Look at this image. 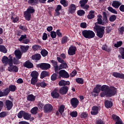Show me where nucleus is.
Listing matches in <instances>:
<instances>
[{
    "label": "nucleus",
    "mask_w": 124,
    "mask_h": 124,
    "mask_svg": "<svg viewBox=\"0 0 124 124\" xmlns=\"http://www.w3.org/2000/svg\"><path fill=\"white\" fill-rule=\"evenodd\" d=\"M101 91H102L100 93L101 97H104L105 95L111 97L117 93V89L115 87H109L105 85L102 86L101 85Z\"/></svg>",
    "instance_id": "nucleus-1"
},
{
    "label": "nucleus",
    "mask_w": 124,
    "mask_h": 124,
    "mask_svg": "<svg viewBox=\"0 0 124 124\" xmlns=\"http://www.w3.org/2000/svg\"><path fill=\"white\" fill-rule=\"evenodd\" d=\"M94 30H95L97 32V36L99 38H102L104 35L105 27L101 26L95 25L94 27Z\"/></svg>",
    "instance_id": "nucleus-2"
},
{
    "label": "nucleus",
    "mask_w": 124,
    "mask_h": 124,
    "mask_svg": "<svg viewBox=\"0 0 124 124\" xmlns=\"http://www.w3.org/2000/svg\"><path fill=\"white\" fill-rule=\"evenodd\" d=\"M82 35L85 38L91 39L93 38L95 36V33L93 31L90 30H84L82 31Z\"/></svg>",
    "instance_id": "nucleus-3"
},
{
    "label": "nucleus",
    "mask_w": 124,
    "mask_h": 124,
    "mask_svg": "<svg viewBox=\"0 0 124 124\" xmlns=\"http://www.w3.org/2000/svg\"><path fill=\"white\" fill-rule=\"evenodd\" d=\"M12 56L9 55V59L8 57L6 56H4L2 59V62L4 65H13V60L12 59Z\"/></svg>",
    "instance_id": "nucleus-4"
},
{
    "label": "nucleus",
    "mask_w": 124,
    "mask_h": 124,
    "mask_svg": "<svg viewBox=\"0 0 124 124\" xmlns=\"http://www.w3.org/2000/svg\"><path fill=\"white\" fill-rule=\"evenodd\" d=\"M57 60L59 62H60V63H61L59 66L60 69H63L64 68H67L68 67L66 62H65V61H64L61 58L57 57Z\"/></svg>",
    "instance_id": "nucleus-5"
},
{
    "label": "nucleus",
    "mask_w": 124,
    "mask_h": 124,
    "mask_svg": "<svg viewBox=\"0 0 124 124\" xmlns=\"http://www.w3.org/2000/svg\"><path fill=\"white\" fill-rule=\"evenodd\" d=\"M37 67H40L42 70H47L51 68V65L47 63H42L37 65Z\"/></svg>",
    "instance_id": "nucleus-6"
},
{
    "label": "nucleus",
    "mask_w": 124,
    "mask_h": 124,
    "mask_svg": "<svg viewBox=\"0 0 124 124\" xmlns=\"http://www.w3.org/2000/svg\"><path fill=\"white\" fill-rule=\"evenodd\" d=\"M59 78H69V74L64 70H61L59 72Z\"/></svg>",
    "instance_id": "nucleus-7"
},
{
    "label": "nucleus",
    "mask_w": 124,
    "mask_h": 124,
    "mask_svg": "<svg viewBox=\"0 0 124 124\" xmlns=\"http://www.w3.org/2000/svg\"><path fill=\"white\" fill-rule=\"evenodd\" d=\"M76 51H77V48L75 46H72L69 48L68 54L69 56H73L76 54Z\"/></svg>",
    "instance_id": "nucleus-8"
},
{
    "label": "nucleus",
    "mask_w": 124,
    "mask_h": 124,
    "mask_svg": "<svg viewBox=\"0 0 124 124\" xmlns=\"http://www.w3.org/2000/svg\"><path fill=\"white\" fill-rule=\"evenodd\" d=\"M53 106L50 104H47L44 106V112L45 113H50L53 111Z\"/></svg>",
    "instance_id": "nucleus-9"
},
{
    "label": "nucleus",
    "mask_w": 124,
    "mask_h": 124,
    "mask_svg": "<svg viewBox=\"0 0 124 124\" xmlns=\"http://www.w3.org/2000/svg\"><path fill=\"white\" fill-rule=\"evenodd\" d=\"M70 102L73 108H76L79 105V100L77 98H72L71 99Z\"/></svg>",
    "instance_id": "nucleus-10"
},
{
    "label": "nucleus",
    "mask_w": 124,
    "mask_h": 124,
    "mask_svg": "<svg viewBox=\"0 0 124 124\" xmlns=\"http://www.w3.org/2000/svg\"><path fill=\"white\" fill-rule=\"evenodd\" d=\"M5 104L7 111H10L12 109V107H13V102L12 101L7 100L5 101Z\"/></svg>",
    "instance_id": "nucleus-11"
},
{
    "label": "nucleus",
    "mask_w": 124,
    "mask_h": 124,
    "mask_svg": "<svg viewBox=\"0 0 124 124\" xmlns=\"http://www.w3.org/2000/svg\"><path fill=\"white\" fill-rule=\"evenodd\" d=\"M51 94L53 98H59V97H60L59 89L58 88H55L54 91L51 93Z\"/></svg>",
    "instance_id": "nucleus-12"
},
{
    "label": "nucleus",
    "mask_w": 124,
    "mask_h": 124,
    "mask_svg": "<svg viewBox=\"0 0 124 124\" xmlns=\"http://www.w3.org/2000/svg\"><path fill=\"white\" fill-rule=\"evenodd\" d=\"M112 117L114 121H116L115 124H123V121H122V119H120V117H119V116H117L115 114H113Z\"/></svg>",
    "instance_id": "nucleus-13"
},
{
    "label": "nucleus",
    "mask_w": 124,
    "mask_h": 124,
    "mask_svg": "<svg viewBox=\"0 0 124 124\" xmlns=\"http://www.w3.org/2000/svg\"><path fill=\"white\" fill-rule=\"evenodd\" d=\"M19 41L22 42V43H24V44H28L30 42L29 39H27V35H22L19 39Z\"/></svg>",
    "instance_id": "nucleus-14"
},
{
    "label": "nucleus",
    "mask_w": 124,
    "mask_h": 124,
    "mask_svg": "<svg viewBox=\"0 0 124 124\" xmlns=\"http://www.w3.org/2000/svg\"><path fill=\"white\" fill-rule=\"evenodd\" d=\"M8 67V70L10 72H18V70H19V69L17 66H12V65H9Z\"/></svg>",
    "instance_id": "nucleus-15"
},
{
    "label": "nucleus",
    "mask_w": 124,
    "mask_h": 124,
    "mask_svg": "<svg viewBox=\"0 0 124 124\" xmlns=\"http://www.w3.org/2000/svg\"><path fill=\"white\" fill-rule=\"evenodd\" d=\"M98 110H99V108H98L97 106H93L92 107V111L91 112V115H97V114H98Z\"/></svg>",
    "instance_id": "nucleus-16"
},
{
    "label": "nucleus",
    "mask_w": 124,
    "mask_h": 124,
    "mask_svg": "<svg viewBox=\"0 0 124 124\" xmlns=\"http://www.w3.org/2000/svg\"><path fill=\"white\" fill-rule=\"evenodd\" d=\"M51 62L54 67L55 72L56 73H58V71H59V65H58V62L54 60H51Z\"/></svg>",
    "instance_id": "nucleus-17"
},
{
    "label": "nucleus",
    "mask_w": 124,
    "mask_h": 124,
    "mask_svg": "<svg viewBox=\"0 0 124 124\" xmlns=\"http://www.w3.org/2000/svg\"><path fill=\"white\" fill-rule=\"evenodd\" d=\"M67 92H68V87L66 86L62 87L59 90L61 94H66Z\"/></svg>",
    "instance_id": "nucleus-18"
},
{
    "label": "nucleus",
    "mask_w": 124,
    "mask_h": 124,
    "mask_svg": "<svg viewBox=\"0 0 124 124\" xmlns=\"http://www.w3.org/2000/svg\"><path fill=\"white\" fill-rule=\"evenodd\" d=\"M15 55L17 60H20L22 58V53L19 50H16L15 51Z\"/></svg>",
    "instance_id": "nucleus-19"
},
{
    "label": "nucleus",
    "mask_w": 124,
    "mask_h": 124,
    "mask_svg": "<svg viewBox=\"0 0 124 124\" xmlns=\"http://www.w3.org/2000/svg\"><path fill=\"white\" fill-rule=\"evenodd\" d=\"M100 91H101V85L100 84L96 85V87L93 90V92L97 94H98L100 93Z\"/></svg>",
    "instance_id": "nucleus-20"
},
{
    "label": "nucleus",
    "mask_w": 124,
    "mask_h": 124,
    "mask_svg": "<svg viewBox=\"0 0 124 124\" xmlns=\"http://www.w3.org/2000/svg\"><path fill=\"white\" fill-rule=\"evenodd\" d=\"M76 11V6L74 4H71L69 7V13H74Z\"/></svg>",
    "instance_id": "nucleus-21"
},
{
    "label": "nucleus",
    "mask_w": 124,
    "mask_h": 124,
    "mask_svg": "<svg viewBox=\"0 0 124 124\" xmlns=\"http://www.w3.org/2000/svg\"><path fill=\"white\" fill-rule=\"evenodd\" d=\"M112 76L116 78H120V79H124V75L118 72L113 73Z\"/></svg>",
    "instance_id": "nucleus-22"
},
{
    "label": "nucleus",
    "mask_w": 124,
    "mask_h": 124,
    "mask_svg": "<svg viewBox=\"0 0 124 124\" xmlns=\"http://www.w3.org/2000/svg\"><path fill=\"white\" fill-rule=\"evenodd\" d=\"M23 66L27 68H32L33 67V64L30 61H26L24 64Z\"/></svg>",
    "instance_id": "nucleus-23"
},
{
    "label": "nucleus",
    "mask_w": 124,
    "mask_h": 124,
    "mask_svg": "<svg viewBox=\"0 0 124 124\" xmlns=\"http://www.w3.org/2000/svg\"><path fill=\"white\" fill-rule=\"evenodd\" d=\"M120 5H122V3L119 1H113L112 3V6L114 8H119Z\"/></svg>",
    "instance_id": "nucleus-24"
},
{
    "label": "nucleus",
    "mask_w": 124,
    "mask_h": 124,
    "mask_svg": "<svg viewBox=\"0 0 124 124\" xmlns=\"http://www.w3.org/2000/svg\"><path fill=\"white\" fill-rule=\"evenodd\" d=\"M24 18L27 21H30L31 20V15L27 11H25L24 13Z\"/></svg>",
    "instance_id": "nucleus-25"
},
{
    "label": "nucleus",
    "mask_w": 124,
    "mask_h": 124,
    "mask_svg": "<svg viewBox=\"0 0 124 124\" xmlns=\"http://www.w3.org/2000/svg\"><path fill=\"white\" fill-rule=\"evenodd\" d=\"M105 106L108 109L111 108L113 106V103L110 101L106 100L105 102Z\"/></svg>",
    "instance_id": "nucleus-26"
},
{
    "label": "nucleus",
    "mask_w": 124,
    "mask_h": 124,
    "mask_svg": "<svg viewBox=\"0 0 124 124\" xmlns=\"http://www.w3.org/2000/svg\"><path fill=\"white\" fill-rule=\"evenodd\" d=\"M32 60H35V61H39L40 59H41V55L40 54L37 53L36 54H34L32 56Z\"/></svg>",
    "instance_id": "nucleus-27"
},
{
    "label": "nucleus",
    "mask_w": 124,
    "mask_h": 124,
    "mask_svg": "<svg viewBox=\"0 0 124 124\" xmlns=\"http://www.w3.org/2000/svg\"><path fill=\"white\" fill-rule=\"evenodd\" d=\"M103 14V26H104L105 24H107L108 23V19H107V16L106 13L104 12Z\"/></svg>",
    "instance_id": "nucleus-28"
},
{
    "label": "nucleus",
    "mask_w": 124,
    "mask_h": 124,
    "mask_svg": "<svg viewBox=\"0 0 124 124\" xmlns=\"http://www.w3.org/2000/svg\"><path fill=\"white\" fill-rule=\"evenodd\" d=\"M37 87H41V88H45L47 86V83L44 81L37 82L36 84Z\"/></svg>",
    "instance_id": "nucleus-29"
},
{
    "label": "nucleus",
    "mask_w": 124,
    "mask_h": 124,
    "mask_svg": "<svg viewBox=\"0 0 124 124\" xmlns=\"http://www.w3.org/2000/svg\"><path fill=\"white\" fill-rule=\"evenodd\" d=\"M49 73L46 71H43L42 72L40 75V78L41 79H43V78H45V77H47V76H48Z\"/></svg>",
    "instance_id": "nucleus-30"
},
{
    "label": "nucleus",
    "mask_w": 124,
    "mask_h": 124,
    "mask_svg": "<svg viewBox=\"0 0 124 124\" xmlns=\"http://www.w3.org/2000/svg\"><path fill=\"white\" fill-rule=\"evenodd\" d=\"M94 11H91L87 16L88 19H93L94 18Z\"/></svg>",
    "instance_id": "nucleus-31"
},
{
    "label": "nucleus",
    "mask_w": 124,
    "mask_h": 124,
    "mask_svg": "<svg viewBox=\"0 0 124 124\" xmlns=\"http://www.w3.org/2000/svg\"><path fill=\"white\" fill-rule=\"evenodd\" d=\"M31 75L32 78H38V75H39V74H38V72H37V71H33L31 72Z\"/></svg>",
    "instance_id": "nucleus-32"
},
{
    "label": "nucleus",
    "mask_w": 124,
    "mask_h": 124,
    "mask_svg": "<svg viewBox=\"0 0 124 124\" xmlns=\"http://www.w3.org/2000/svg\"><path fill=\"white\" fill-rule=\"evenodd\" d=\"M30 48V46H20V48L21 49L22 52L23 53H26L28 50H29V48Z\"/></svg>",
    "instance_id": "nucleus-33"
},
{
    "label": "nucleus",
    "mask_w": 124,
    "mask_h": 124,
    "mask_svg": "<svg viewBox=\"0 0 124 124\" xmlns=\"http://www.w3.org/2000/svg\"><path fill=\"white\" fill-rule=\"evenodd\" d=\"M37 112H38V108L35 107L33 108L31 110V114H32L33 115H36L37 114Z\"/></svg>",
    "instance_id": "nucleus-34"
},
{
    "label": "nucleus",
    "mask_w": 124,
    "mask_h": 124,
    "mask_svg": "<svg viewBox=\"0 0 124 124\" xmlns=\"http://www.w3.org/2000/svg\"><path fill=\"white\" fill-rule=\"evenodd\" d=\"M27 100L29 101H34L35 100V96L33 94H30L27 96Z\"/></svg>",
    "instance_id": "nucleus-35"
},
{
    "label": "nucleus",
    "mask_w": 124,
    "mask_h": 124,
    "mask_svg": "<svg viewBox=\"0 0 124 124\" xmlns=\"http://www.w3.org/2000/svg\"><path fill=\"white\" fill-rule=\"evenodd\" d=\"M97 23L99 25H102L103 26V20H102V16L100 15L97 16Z\"/></svg>",
    "instance_id": "nucleus-36"
},
{
    "label": "nucleus",
    "mask_w": 124,
    "mask_h": 124,
    "mask_svg": "<svg viewBox=\"0 0 124 124\" xmlns=\"http://www.w3.org/2000/svg\"><path fill=\"white\" fill-rule=\"evenodd\" d=\"M32 49L33 50V51H38L39 50H41V49H42L41 48V46H38V45H33L32 46Z\"/></svg>",
    "instance_id": "nucleus-37"
},
{
    "label": "nucleus",
    "mask_w": 124,
    "mask_h": 124,
    "mask_svg": "<svg viewBox=\"0 0 124 124\" xmlns=\"http://www.w3.org/2000/svg\"><path fill=\"white\" fill-rule=\"evenodd\" d=\"M31 115L30 114V113H27L24 111L23 118L24 119H25V120H29L30 119H31Z\"/></svg>",
    "instance_id": "nucleus-38"
},
{
    "label": "nucleus",
    "mask_w": 124,
    "mask_h": 124,
    "mask_svg": "<svg viewBox=\"0 0 124 124\" xmlns=\"http://www.w3.org/2000/svg\"><path fill=\"white\" fill-rule=\"evenodd\" d=\"M28 3L32 5H36L38 3V0H28Z\"/></svg>",
    "instance_id": "nucleus-39"
},
{
    "label": "nucleus",
    "mask_w": 124,
    "mask_h": 124,
    "mask_svg": "<svg viewBox=\"0 0 124 124\" xmlns=\"http://www.w3.org/2000/svg\"><path fill=\"white\" fill-rule=\"evenodd\" d=\"M38 81V78H32L31 79V85H35L37 84V81Z\"/></svg>",
    "instance_id": "nucleus-40"
},
{
    "label": "nucleus",
    "mask_w": 124,
    "mask_h": 124,
    "mask_svg": "<svg viewBox=\"0 0 124 124\" xmlns=\"http://www.w3.org/2000/svg\"><path fill=\"white\" fill-rule=\"evenodd\" d=\"M26 11L29 13H30V14H32V13H34V12L35 11V10H34V9H33V7H32L31 6H30L28 7V8L27 9Z\"/></svg>",
    "instance_id": "nucleus-41"
},
{
    "label": "nucleus",
    "mask_w": 124,
    "mask_h": 124,
    "mask_svg": "<svg viewBox=\"0 0 124 124\" xmlns=\"http://www.w3.org/2000/svg\"><path fill=\"white\" fill-rule=\"evenodd\" d=\"M102 50L104 51H106L107 52H111V48L108 47L106 45H104L102 46Z\"/></svg>",
    "instance_id": "nucleus-42"
},
{
    "label": "nucleus",
    "mask_w": 124,
    "mask_h": 124,
    "mask_svg": "<svg viewBox=\"0 0 124 124\" xmlns=\"http://www.w3.org/2000/svg\"><path fill=\"white\" fill-rule=\"evenodd\" d=\"M123 45V41H117L116 43L114 44V46L115 48H119Z\"/></svg>",
    "instance_id": "nucleus-43"
},
{
    "label": "nucleus",
    "mask_w": 124,
    "mask_h": 124,
    "mask_svg": "<svg viewBox=\"0 0 124 124\" xmlns=\"http://www.w3.org/2000/svg\"><path fill=\"white\" fill-rule=\"evenodd\" d=\"M108 11H110V12H111V13H113V14H118V12L114 9L112 8V7H108Z\"/></svg>",
    "instance_id": "nucleus-44"
},
{
    "label": "nucleus",
    "mask_w": 124,
    "mask_h": 124,
    "mask_svg": "<svg viewBox=\"0 0 124 124\" xmlns=\"http://www.w3.org/2000/svg\"><path fill=\"white\" fill-rule=\"evenodd\" d=\"M119 52L121 55L122 59L124 60V47H120L119 48Z\"/></svg>",
    "instance_id": "nucleus-45"
},
{
    "label": "nucleus",
    "mask_w": 124,
    "mask_h": 124,
    "mask_svg": "<svg viewBox=\"0 0 124 124\" xmlns=\"http://www.w3.org/2000/svg\"><path fill=\"white\" fill-rule=\"evenodd\" d=\"M68 41V38L67 36H65L62 37V41H61V43L62 44H64L65 43H66Z\"/></svg>",
    "instance_id": "nucleus-46"
},
{
    "label": "nucleus",
    "mask_w": 124,
    "mask_h": 124,
    "mask_svg": "<svg viewBox=\"0 0 124 124\" xmlns=\"http://www.w3.org/2000/svg\"><path fill=\"white\" fill-rule=\"evenodd\" d=\"M25 114V111L23 110H21L17 114V117L19 119H22L23 117H24V115Z\"/></svg>",
    "instance_id": "nucleus-47"
},
{
    "label": "nucleus",
    "mask_w": 124,
    "mask_h": 124,
    "mask_svg": "<svg viewBox=\"0 0 124 124\" xmlns=\"http://www.w3.org/2000/svg\"><path fill=\"white\" fill-rule=\"evenodd\" d=\"M41 54L43 57H46L48 55V51L46 49H42Z\"/></svg>",
    "instance_id": "nucleus-48"
},
{
    "label": "nucleus",
    "mask_w": 124,
    "mask_h": 124,
    "mask_svg": "<svg viewBox=\"0 0 124 124\" xmlns=\"http://www.w3.org/2000/svg\"><path fill=\"white\" fill-rule=\"evenodd\" d=\"M70 115L72 118H76V117H77V116H78V113L76 111H72V112H70Z\"/></svg>",
    "instance_id": "nucleus-49"
},
{
    "label": "nucleus",
    "mask_w": 124,
    "mask_h": 124,
    "mask_svg": "<svg viewBox=\"0 0 124 124\" xmlns=\"http://www.w3.org/2000/svg\"><path fill=\"white\" fill-rule=\"evenodd\" d=\"M8 115V112L3 111L0 113V118H4Z\"/></svg>",
    "instance_id": "nucleus-50"
},
{
    "label": "nucleus",
    "mask_w": 124,
    "mask_h": 124,
    "mask_svg": "<svg viewBox=\"0 0 124 124\" xmlns=\"http://www.w3.org/2000/svg\"><path fill=\"white\" fill-rule=\"evenodd\" d=\"M60 3L64 7H66L68 5V3H67L65 0H61Z\"/></svg>",
    "instance_id": "nucleus-51"
},
{
    "label": "nucleus",
    "mask_w": 124,
    "mask_h": 124,
    "mask_svg": "<svg viewBox=\"0 0 124 124\" xmlns=\"http://www.w3.org/2000/svg\"><path fill=\"white\" fill-rule=\"evenodd\" d=\"M64 105H61L59 109V111L60 113V114H62V113H63V112H64Z\"/></svg>",
    "instance_id": "nucleus-52"
},
{
    "label": "nucleus",
    "mask_w": 124,
    "mask_h": 124,
    "mask_svg": "<svg viewBox=\"0 0 124 124\" xmlns=\"http://www.w3.org/2000/svg\"><path fill=\"white\" fill-rule=\"evenodd\" d=\"M77 14L78 16H83L85 15V11L83 10H79L77 12Z\"/></svg>",
    "instance_id": "nucleus-53"
},
{
    "label": "nucleus",
    "mask_w": 124,
    "mask_h": 124,
    "mask_svg": "<svg viewBox=\"0 0 124 124\" xmlns=\"http://www.w3.org/2000/svg\"><path fill=\"white\" fill-rule=\"evenodd\" d=\"M88 2V0H81L79 1V3L80 4L81 7H82V6H84V5H86V3Z\"/></svg>",
    "instance_id": "nucleus-54"
},
{
    "label": "nucleus",
    "mask_w": 124,
    "mask_h": 124,
    "mask_svg": "<svg viewBox=\"0 0 124 124\" xmlns=\"http://www.w3.org/2000/svg\"><path fill=\"white\" fill-rule=\"evenodd\" d=\"M0 51L3 52V53H6L7 50L5 46H0Z\"/></svg>",
    "instance_id": "nucleus-55"
},
{
    "label": "nucleus",
    "mask_w": 124,
    "mask_h": 124,
    "mask_svg": "<svg viewBox=\"0 0 124 124\" xmlns=\"http://www.w3.org/2000/svg\"><path fill=\"white\" fill-rule=\"evenodd\" d=\"M87 117H88V113L86 112H83L80 114V118L82 119H85V118H87Z\"/></svg>",
    "instance_id": "nucleus-56"
},
{
    "label": "nucleus",
    "mask_w": 124,
    "mask_h": 124,
    "mask_svg": "<svg viewBox=\"0 0 124 124\" xmlns=\"http://www.w3.org/2000/svg\"><path fill=\"white\" fill-rule=\"evenodd\" d=\"M9 90L11 92H15V91H16V86L14 85H11L9 87Z\"/></svg>",
    "instance_id": "nucleus-57"
},
{
    "label": "nucleus",
    "mask_w": 124,
    "mask_h": 124,
    "mask_svg": "<svg viewBox=\"0 0 124 124\" xmlns=\"http://www.w3.org/2000/svg\"><path fill=\"white\" fill-rule=\"evenodd\" d=\"M76 81L77 82H78V84H84V80L82 79V78H78L76 79Z\"/></svg>",
    "instance_id": "nucleus-58"
},
{
    "label": "nucleus",
    "mask_w": 124,
    "mask_h": 124,
    "mask_svg": "<svg viewBox=\"0 0 124 124\" xmlns=\"http://www.w3.org/2000/svg\"><path fill=\"white\" fill-rule=\"evenodd\" d=\"M57 77H58L57 74H53L51 77V79L52 81H56V80H57Z\"/></svg>",
    "instance_id": "nucleus-59"
},
{
    "label": "nucleus",
    "mask_w": 124,
    "mask_h": 124,
    "mask_svg": "<svg viewBox=\"0 0 124 124\" xmlns=\"http://www.w3.org/2000/svg\"><path fill=\"white\" fill-rule=\"evenodd\" d=\"M10 92V90H9V89L8 88H6L4 90V92H3L4 94V96H6V95H8V94L9 93V92Z\"/></svg>",
    "instance_id": "nucleus-60"
},
{
    "label": "nucleus",
    "mask_w": 124,
    "mask_h": 124,
    "mask_svg": "<svg viewBox=\"0 0 124 124\" xmlns=\"http://www.w3.org/2000/svg\"><path fill=\"white\" fill-rule=\"evenodd\" d=\"M117 19V16L115 15H112L109 17L110 22H114Z\"/></svg>",
    "instance_id": "nucleus-61"
},
{
    "label": "nucleus",
    "mask_w": 124,
    "mask_h": 124,
    "mask_svg": "<svg viewBox=\"0 0 124 124\" xmlns=\"http://www.w3.org/2000/svg\"><path fill=\"white\" fill-rule=\"evenodd\" d=\"M11 20H12L13 22L14 23H17L18 21H19V17L16 16V17H14L13 16H12L11 17Z\"/></svg>",
    "instance_id": "nucleus-62"
},
{
    "label": "nucleus",
    "mask_w": 124,
    "mask_h": 124,
    "mask_svg": "<svg viewBox=\"0 0 124 124\" xmlns=\"http://www.w3.org/2000/svg\"><path fill=\"white\" fill-rule=\"evenodd\" d=\"M50 36L51 38H56L57 36V34L55 31H51L50 32Z\"/></svg>",
    "instance_id": "nucleus-63"
},
{
    "label": "nucleus",
    "mask_w": 124,
    "mask_h": 124,
    "mask_svg": "<svg viewBox=\"0 0 124 124\" xmlns=\"http://www.w3.org/2000/svg\"><path fill=\"white\" fill-rule=\"evenodd\" d=\"M59 86H65V80H61L59 83Z\"/></svg>",
    "instance_id": "nucleus-64"
}]
</instances>
